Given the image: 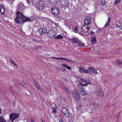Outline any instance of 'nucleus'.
Instances as JSON below:
<instances>
[{"instance_id": "a18cd8bd", "label": "nucleus", "mask_w": 122, "mask_h": 122, "mask_svg": "<svg viewBox=\"0 0 122 122\" xmlns=\"http://www.w3.org/2000/svg\"><path fill=\"white\" fill-rule=\"evenodd\" d=\"M108 21L107 22L110 23V21L111 20V18L110 17H109L108 18Z\"/></svg>"}, {"instance_id": "b1692460", "label": "nucleus", "mask_w": 122, "mask_h": 122, "mask_svg": "<svg viewBox=\"0 0 122 122\" xmlns=\"http://www.w3.org/2000/svg\"><path fill=\"white\" fill-rule=\"evenodd\" d=\"M55 39L56 40L60 39L63 38V37L61 35H58L57 36L55 37Z\"/></svg>"}, {"instance_id": "f257e3e1", "label": "nucleus", "mask_w": 122, "mask_h": 122, "mask_svg": "<svg viewBox=\"0 0 122 122\" xmlns=\"http://www.w3.org/2000/svg\"><path fill=\"white\" fill-rule=\"evenodd\" d=\"M14 20L16 23L21 24H23L26 22H31L33 21V19L25 17L21 13L18 12H17V16Z\"/></svg>"}, {"instance_id": "c9c22d12", "label": "nucleus", "mask_w": 122, "mask_h": 122, "mask_svg": "<svg viewBox=\"0 0 122 122\" xmlns=\"http://www.w3.org/2000/svg\"><path fill=\"white\" fill-rule=\"evenodd\" d=\"M59 69L62 71H63L65 70V68L63 66H62L60 67H59Z\"/></svg>"}, {"instance_id": "c756f323", "label": "nucleus", "mask_w": 122, "mask_h": 122, "mask_svg": "<svg viewBox=\"0 0 122 122\" xmlns=\"http://www.w3.org/2000/svg\"><path fill=\"white\" fill-rule=\"evenodd\" d=\"M78 27L77 26H76L74 30V32L76 33H78Z\"/></svg>"}, {"instance_id": "c85d7f7f", "label": "nucleus", "mask_w": 122, "mask_h": 122, "mask_svg": "<svg viewBox=\"0 0 122 122\" xmlns=\"http://www.w3.org/2000/svg\"><path fill=\"white\" fill-rule=\"evenodd\" d=\"M62 66H63L65 67L69 70H70L71 69V68L70 67L68 66H67L66 65L64 64H62Z\"/></svg>"}, {"instance_id": "f3484780", "label": "nucleus", "mask_w": 122, "mask_h": 122, "mask_svg": "<svg viewBox=\"0 0 122 122\" xmlns=\"http://www.w3.org/2000/svg\"><path fill=\"white\" fill-rule=\"evenodd\" d=\"M5 8L3 5H1L0 6V11L1 14H3L5 12Z\"/></svg>"}, {"instance_id": "7ed1b4c3", "label": "nucleus", "mask_w": 122, "mask_h": 122, "mask_svg": "<svg viewBox=\"0 0 122 122\" xmlns=\"http://www.w3.org/2000/svg\"><path fill=\"white\" fill-rule=\"evenodd\" d=\"M45 6V5L44 2L41 1L38 2L36 4V6L38 10H42L43 12H44Z\"/></svg>"}, {"instance_id": "f704fd0d", "label": "nucleus", "mask_w": 122, "mask_h": 122, "mask_svg": "<svg viewBox=\"0 0 122 122\" xmlns=\"http://www.w3.org/2000/svg\"><path fill=\"white\" fill-rule=\"evenodd\" d=\"M92 72L94 73L97 74L98 73L97 72V70L96 69H93V70L92 71Z\"/></svg>"}, {"instance_id": "5fc2aeb1", "label": "nucleus", "mask_w": 122, "mask_h": 122, "mask_svg": "<svg viewBox=\"0 0 122 122\" xmlns=\"http://www.w3.org/2000/svg\"><path fill=\"white\" fill-rule=\"evenodd\" d=\"M56 109H54H54H53V112L55 113H56Z\"/></svg>"}, {"instance_id": "423d86ee", "label": "nucleus", "mask_w": 122, "mask_h": 122, "mask_svg": "<svg viewBox=\"0 0 122 122\" xmlns=\"http://www.w3.org/2000/svg\"><path fill=\"white\" fill-rule=\"evenodd\" d=\"M56 34V32L53 30H50L47 33V36L51 38H54Z\"/></svg>"}, {"instance_id": "c03bdc74", "label": "nucleus", "mask_w": 122, "mask_h": 122, "mask_svg": "<svg viewBox=\"0 0 122 122\" xmlns=\"http://www.w3.org/2000/svg\"><path fill=\"white\" fill-rule=\"evenodd\" d=\"M41 46H37L36 48H33V49H36V50H37L39 49L40 48H41Z\"/></svg>"}, {"instance_id": "864d4df0", "label": "nucleus", "mask_w": 122, "mask_h": 122, "mask_svg": "<svg viewBox=\"0 0 122 122\" xmlns=\"http://www.w3.org/2000/svg\"><path fill=\"white\" fill-rule=\"evenodd\" d=\"M15 66H16L17 67V64H16L14 62L13 63H12Z\"/></svg>"}, {"instance_id": "a211bd4d", "label": "nucleus", "mask_w": 122, "mask_h": 122, "mask_svg": "<svg viewBox=\"0 0 122 122\" xmlns=\"http://www.w3.org/2000/svg\"><path fill=\"white\" fill-rule=\"evenodd\" d=\"M34 82V84L36 86V87L37 89L41 91V90L42 89L41 88H40V86L39 84L35 80H33Z\"/></svg>"}, {"instance_id": "7c9ffc66", "label": "nucleus", "mask_w": 122, "mask_h": 122, "mask_svg": "<svg viewBox=\"0 0 122 122\" xmlns=\"http://www.w3.org/2000/svg\"><path fill=\"white\" fill-rule=\"evenodd\" d=\"M79 80H80L82 82H85L86 81V80L85 79H82L81 77H79V79L78 80V81Z\"/></svg>"}, {"instance_id": "8fccbe9b", "label": "nucleus", "mask_w": 122, "mask_h": 122, "mask_svg": "<svg viewBox=\"0 0 122 122\" xmlns=\"http://www.w3.org/2000/svg\"><path fill=\"white\" fill-rule=\"evenodd\" d=\"M66 58L64 57H61V60H63L66 61Z\"/></svg>"}, {"instance_id": "37998d69", "label": "nucleus", "mask_w": 122, "mask_h": 122, "mask_svg": "<svg viewBox=\"0 0 122 122\" xmlns=\"http://www.w3.org/2000/svg\"><path fill=\"white\" fill-rule=\"evenodd\" d=\"M103 29V28H99L98 30V31L100 32L102 31Z\"/></svg>"}, {"instance_id": "a878e982", "label": "nucleus", "mask_w": 122, "mask_h": 122, "mask_svg": "<svg viewBox=\"0 0 122 122\" xmlns=\"http://www.w3.org/2000/svg\"><path fill=\"white\" fill-rule=\"evenodd\" d=\"M116 62L118 63L120 66L122 65V62L119 60L117 59V60L116 61Z\"/></svg>"}, {"instance_id": "49530a36", "label": "nucleus", "mask_w": 122, "mask_h": 122, "mask_svg": "<svg viewBox=\"0 0 122 122\" xmlns=\"http://www.w3.org/2000/svg\"><path fill=\"white\" fill-rule=\"evenodd\" d=\"M10 62L12 64L14 62L13 61L12 59H9Z\"/></svg>"}, {"instance_id": "e2e57ef3", "label": "nucleus", "mask_w": 122, "mask_h": 122, "mask_svg": "<svg viewBox=\"0 0 122 122\" xmlns=\"http://www.w3.org/2000/svg\"><path fill=\"white\" fill-rule=\"evenodd\" d=\"M56 24H58V23H57Z\"/></svg>"}, {"instance_id": "393cba45", "label": "nucleus", "mask_w": 122, "mask_h": 122, "mask_svg": "<svg viewBox=\"0 0 122 122\" xmlns=\"http://www.w3.org/2000/svg\"><path fill=\"white\" fill-rule=\"evenodd\" d=\"M107 2L105 1V0H101V5L103 6L105 5Z\"/></svg>"}, {"instance_id": "412c9836", "label": "nucleus", "mask_w": 122, "mask_h": 122, "mask_svg": "<svg viewBox=\"0 0 122 122\" xmlns=\"http://www.w3.org/2000/svg\"><path fill=\"white\" fill-rule=\"evenodd\" d=\"M79 71L81 73H86V69L82 67H80L79 68Z\"/></svg>"}, {"instance_id": "39448f33", "label": "nucleus", "mask_w": 122, "mask_h": 122, "mask_svg": "<svg viewBox=\"0 0 122 122\" xmlns=\"http://www.w3.org/2000/svg\"><path fill=\"white\" fill-rule=\"evenodd\" d=\"M72 42L73 43H77L80 47L81 46H84L85 45L84 43H82L77 38L74 37L72 40Z\"/></svg>"}, {"instance_id": "aec40b11", "label": "nucleus", "mask_w": 122, "mask_h": 122, "mask_svg": "<svg viewBox=\"0 0 122 122\" xmlns=\"http://www.w3.org/2000/svg\"><path fill=\"white\" fill-rule=\"evenodd\" d=\"M59 1V0H49V2L51 4L55 5H56Z\"/></svg>"}, {"instance_id": "a19ab883", "label": "nucleus", "mask_w": 122, "mask_h": 122, "mask_svg": "<svg viewBox=\"0 0 122 122\" xmlns=\"http://www.w3.org/2000/svg\"><path fill=\"white\" fill-rule=\"evenodd\" d=\"M82 105L80 104L77 107V109L79 110L80 109V108L81 107Z\"/></svg>"}, {"instance_id": "de8ad7c7", "label": "nucleus", "mask_w": 122, "mask_h": 122, "mask_svg": "<svg viewBox=\"0 0 122 122\" xmlns=\"http://www.w3.org/2000/svg\"><path fill=\"white\" fill-rule=\"evenodd\" d=\"M33 40L34 41L36 42H40L41 41H38V40H35V39H34Z\"/></svg>"}, {"instance_id": "dca6fc26", "label": "nucleus", "mask_w": 122, "mask_h": 122, "mask_svg": "<svg viewBox=\"0 0 122 122\" xmlns=\"http://www.w3.org/2000/svg\"><path fill=\"white\" fill-rule=\"evenodd\" d=\"M91 17L90 16L86 17L84 20L85 24L86 25H88L91 24Z\"/></svg>"}, {"instance_id": "2f4dec72", "label": "nucleus", "mask_w": 122, "mask_h": 122, "mask_svg": "<svg viewBox=\"0 0 122 122\" xmlns=\"http://www.w3.org/2000/svg\"><path fill=\"white\" fill-rule=\"evenodd\" d=\"M82 84H83L84 85H82L83 86H87V84H88V82L86 81H85V82H82Z\"/></svg>"}, {"instance_id": "13d9d810", "label": "nucleus", "mask_w": 122, "mask_h": 122, "mask_svg": "<svg viewBox=\"0 0 122 122\" xmlns=\"http://www.w3.org/2000/svg\"><path fill=\"white\" fill-rule=\"evenodd\" d=\"M2 113V110L1 108H0V113Z\"/></svg>"}, {"instance_id": "20e7f679", "label": "nucleus", "mask_w": 122, "mask_h": 122, "mask_svg": "<svg viewBox=\"0 0 122 122\" xmlns=\"http://www.w3.org/2000/svg\"><path fill=\"white\" fill-rule=\"evenodd\" d=\"M9 116L10 120L13 122L15 119L19 117V114L16 113H11L10 115Z\"/></svg>"}, {"instance_id": "79ce46f5", "label": "nucleus", "mask_w": 122, "mask_h": 122, "mask_svg": "<svg viewBox=\"0 0 122 122\" xmlns=\"http://www.w3.org/2000/svg\"><path fill=\"white\" fill-rule=\"evenodd\" d=\"M121 25V22H119L118 24H117V26L118 27H120Z\"/></svg>"}, {"instance_id": "bf43d9fd", "label": "nucleus", "mask_w": 122, "mask_h": 122, "mask_svg": "<svg viewBox=\"0 0 122 122\" xmlns=\"http://www.w3.org/2000/svg\"><path fill=\"white\" fill-rule=\"evenodd\" d=\"M30 121L31 122H35L34 121L32 120H31Z\"/></svg>"}, {"instance_id": "4be33fe9", "label": "nucleus", "mask_w": 122, "mask_h": 122, "mask_svg": "<svg viewBox=\"0 0 122 122\" xmlns=\"http://www.w3.org/2000/svg\"><path fill=\"white\" fill-rule=\"evenodd\" d=\"M91 41L93 43H95L96 41V39L95 36H93L92 37Z\"/></svg>"}, {"instance_id": "bb28decb", "label": "nucleus", "mask_w": 122, "mask_h": 122, "mask_svg": "<svg viewBox=\"0 0 122 122\" xmlns=\"http://www.w3.org/2000/svg\"><path fill=\"white\" fill-rule=\"evenodd\" d=\"M25 88H27V86L26 84L24 83L23 81H22L20 83Z\"/></svg>"}, {"instance_id": "9d476101", "label": "nucleus", "mask_w": 122, "mask_h": 122, "mask_svg": "<svg viewBox=\"0 0 122 122\" xmlns=\"http://www.w3.org/2000/svg\"><path fill=\"white\" fill-rule=\"evenodd\" d=\"M78 90L82 95H85L87 94V92L85 90L84 88L81 86H78Z\"/></svg>"}, {"instance_id": "052dcab7", "label": "nucleus", "mask_w": 122, "mask_h": 122, "mask_svg": "<svg viewBox=\"0 0 122 122\" xmlns=\"http://www.w3.org/2000/svg\"><path fill=\"white\" fill-rule=\"evenodd\" d=\"M42 122H45L43 120H42Z\"/></svg>"}, {"instance_id": "4468645a", "label": "nucleus", "mask_w": 122, "mask_h": 122, "mask_svg": "<svg viewBox=\"0 0 122 122\" xmlns=\"http://www.w3.org/2000/svg\"><path fill=\"white\" fill-rule=\"evenodd\" d=\"M38 32L41 35L44 34L47 32V30L46 28L44 27L40 28Z\"/></svg>"}, {"instance_id": "6e6d98bb", "label": "nucleus", "mask_w": 122, "mask_h": 122, "mask_svg": "<svg viewBox=\"0 0 122 122\" xmlns=\"http://www.w3.org/2000/svg\"><path fill=\"white\" fill-rule=\"evenodd\" d=\"M57 60H61V57L57 58Z\"/></svg>"}, {"instance_id": "ddd939ff", "label": "nucleus", "mask_w": 122, "mask_h": 122, "mask_svg": "<svg viewBox=\"0 0 122 122\" xmlns=\"http://www.w3.org/2000/svg\"><path fill=\"white\" fill-rule=\"evenodd\" d=\"M59 15H55L54 17L56 18V20L61 21L63 19V16L64 15L63 13H59Z\"/></svg>"}, {"instance_id": "680f3d73", "label": "nucleus", "mask_w": 122, "mask_h": 122, "mask_svg": "<svg viewBox=\"0 0 122 122\" xmlns=\"http://www.w3.org/2000/svg\"><path fill=\"white\" fill-rule=\"evenodd\" d=\"M121 29L122 30V27L121 28Z\"/></svg>"}, {"instance_id": "9b49d317", "label": "nucleus", "mask_w": 122, "mask_h": 122, "mask_svg": "<svg viewBox=\"0 0 122 122\" xmlns=\"http://www.w3.org/2000/svg\"><path fill=\"white\" fill-rule=\"evenodd\" d=\"M62 112L65 115V116L67 117L69 116V113L68 110L65 107H63L62 109Z\"/></svg>"}, {"instance_id": "6e6552de", "label": "nucleus", "mask_w": 122, "mask_h": 122, "mask_svg": "<svg viewBox=\"0 0 122 122\" xmlns=\"http://www.w3.org/2000/svg\"><path fill=\"white\" fill-rule=\"evenodd\" d=\"M75 100H79L80 98V94L78 92H71Z\"/></svg>"}, {"instance_id": "6ab92c4d", "label": "nucleus", "mask_w": 122, "mask_h": 122, "mask_svg": "<svg viewBox=\"0 0 122 122\" xmlns=\"http://www.w3.org/2000/svg\"><path fill=\"white\" fill-rule=\"evenodd\" d=\"M93 69L94 68L93 67H89L87 69H86V73L87 74H90L92 72Z\"/></svg>"}, {"instance_id": "72a5a7b5", "label": "nucleus", "mask_w": 122, "mask_h": 122, "mask_svg": "<svg viewBox=\"0 0 122 122\" xmlns=\"http://www.w3.org/2000/svg\"><path fill=\"white\" fill-rule=\"evenodd\" d=\"M64 89H65L66 92V93L68 94L69 93V90L66 87H63Z\"/></svg>"}, {"instance_id": "58836bf2", "label": "nucleus", "mask_w": 122, "mask_h": 122, "mask_svg": "<svg viewBox=\"0 0 122 122\" xmlns=\"http://www.w3.org/2000/svg\"><path fill=\"white\" fill-rule=\"evenodd\" d=\"M66 61H67V62H74L73 61H72V60L71 59H67V58H66Z\"/></svg>"}, {"instance_id": "f03ea898", "label": "nucleus", "mask_w": 122, "mask_h": 122, "mask_svg": "<svg viewBox=\"0 0 122 122\" xmlns=\"http://www.w3.org/2000/svg\"><path fill=\"white\" fill-rule=\"evenodd\" d=\"M60 5L62 8L66 9L69 7V0H60Z\"/></svg>"}, {"instance_id": "0eeeda50", "label": "nucleus", "mask_w": 122, "mask_h": 122, "mask_svg": "<svg viewBox=\"0 0 122 122\" xmlns=\"http://www.w3.org/2000/svg\"><path fill=\"white\" fill-rule=\"evenodd\" d=\"M51 10L52 14L55 15H58L59 13V9L56 7L52 8Z\"/></svg>"}, {"instance_id": "473e14b6", "label": "nucleus", "mask_w": 122, "mask_h": 122, "mask_svg": "<svg viewBox=\"0 0 122 122\" xmlns=\"http://www.w3.org/2000/svg\"><path fill=\"white\" fill-rule=\"evenodd\" d=\"M61 102L62 104L63 105H65V104L66 103V100L64 99L63 100H61Z\"/></svg>"}, {"instance_id": "09e8293b", "label": "nucleus", "mask_w": 122, "mask_h": 122, "mask_svg": "<svg viewBox=\"0 0 122 122\" xmlns=\"http://www.w3.org/2000/svg\"><path fill=\"white\" fill-rule=\"evenodd\" d=\"M120 112H119L118 113V115H117V121L118 120V119H119V116L120 115Z\"/></svg>"}, {"instance_id": "cd10ccee", "label": "nucleus", "mask_w": 122, "mask_h": 122, "mask_svg": "<svg viewBox=\"0 0 122 122\" xmlns=\"http://www.w3.org/2000/svg\"><path fill=\"white\" fill-rule=\"evenodd\" d=\"M0 122H6L5 119L2 116L0 117Z\"/></svg>"}, {"instance_id": "5701e85b", "label": "nucleus", "mask_w": 122, "mask_h": 122, "mask_svg": "<svg viewBox=\"0 0 122 122\" xmlns=\"http://www.w3.org/2000/svg\"><path fill=\"white\" fill-rule=\"evenodd\" d=\"M49 24V25H54L56 26V24L53 22L52 21H50L48 22Z\"/></svg>"}, {"instance_id": "4d7b16f0", "label": "nucleus", "mask_w": 122, "mask_h": 122, "mask_svg": "<svg viewBox=\"0 0 122 122\" xmlns=\"http://www.w3.org/2000/svg\"><path fill=\"white\" fill-rule=\"evenodd\" d=\"M94 33V32H93L92 31H91V32L90 34H93Z\"/></svg>"}, {"instance_id": "ea45409f", "label": "nucleus", "mask_w": 122, "mask_h": 122, "mask_svg": "<svg viewBox=\"0 0 122 122\" xmlns=\"http://www.w3.org/2000/svg\"><path fill=\"white\" fill-rule=\"evenodd\" d=\"M109 25V23L107 22L106 24L104 26V28H105L106 27H108Z\"/></svg>"}, {"instance_id": "1a4fd4ad", "label": "nucleus", "mask_w": 122, "mask_h": 122, "mask_svg": "<svg viewBox=\"0 0 122 122\" xmlns=\"http://www.w3.org/2000/svg\"><path fill=\"white\" fill-rule=\"evenodd\" d=\"M24 7V5L23 4L21 3H19L18 5L16 10L17 11V12L16 13V16H17V14L18 12H19L20 13V11H22L23 10Z\"/></svg>"}, {"instance_id": "f8f14e48", "label": "nucleus", "mask_w": 122, "mask_h": 122, "mask_svg": "<svg viewBox=\"0 0 122 122\" xmlns=\"http://www.w3.org/2000/svg\"><path fill=\"white\" fill-rule=\"evenodd\" d=\"M96 93V94L98 96H102L104 95L103 92L99 87L97 88Z\"/></svg>"}, {"instance_id": "603ef678", "label": "nucleus", "mask_w": 122, "mask_h": 122, "mask_svg": "<svg viewBox=\"0 0 122 122\" xmlns=\"http://www.w3.org/2000/svg\"><path fill=\"white\" fill-rule=\"evenodd\" d=\"M51 58L53 59H56V60H57V57H51Z\"/></svg>"}, {"instance_id": "3c124183", "label": "nucleus", "mask_w": 122, "mask_h": 122, "mask_svg": "<svg viewBox=\"0 0 122 122\" xmlns=\"http://www.w3.org/2000/svg\"><path fill=\"white\" fill-rule=\"evenodd\" d=\"M59 122H64V121L63 119H60L59 120Z\"/></svg>"}, {"instance_id": "4c0bfd02", "label": "nucleus", "mask_w": 122, "mask_h": 122, "mask_svg": "<svg viewBox=\"0 0 122 122\" xmlns=\"http://www.w3.org/2000/svg\"><path fill=\"white\" fill-rule=\"evenodd\" d=\"M78 81V84L79 85L82 86V85H84L82 84V82L80 80H79Z\"/></svg>"}, {"instance_id": "2eb2a0df", "label": "nucleus", "mask_w": 122, "mask_h": 122, "mask_svg": "<svg viewBox=\"0 0 122 122\" xmlns=\"http://www.w3.org/2000/svg\"><path fill=\"white\" fill-rule=\"evenodd\" d=\"M84 25L82 27V31L84 32H86L90 29L89 26L88 27V25Z\"/></svg>"}, {"instance_id": "e433bc0d", "label": "nucleus", "mask_w": 122, "mask_h": 122, "mask_svg": "<svg viewBox=\"0 0 122 122\" xmlns=\"http://www.w3.org/2000/svg\"><path fill=\"white\" fill-rule=\"evenodd\" d=\"M120 1H121V0H115L114 4L116 5V4H117L119 3L120 2Z\"/></svg>"}]
</instances>
